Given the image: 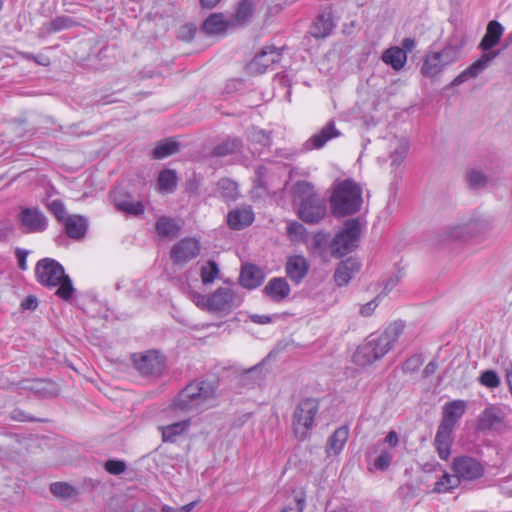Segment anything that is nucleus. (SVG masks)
Instances as JSON below:
<instances>
[{"instance_id": "nucleus-33", "label": "nucleus", "mask_w": 512, "mask_h": 512, "mask_svg": "<svg viewBox=\"0 0 512 512\" xmlns=\"http://www.w3.org/2000/svg\"><path fill=\"white\" fill-rule=\"evenodd\" d=\"M381 59L385 64L398 71L405 66L407 62V55L404 54V51L400 49V47L394 46L386 49L383 52Z\"/></svg>"}, {"instance_id": "nucleus-54", "label": "nucleus", "mask_w": 512, "mask_h": 512, "mask_svg": "<svg viewBox=\"0 0 512 512\" xmlns=\"http://www.w3.org/2000/svg\"><path fill=\"white\" fill-rule=\"evenodd\" d=\"M391 461L392 455L389 452L384 451L375 459L374 467L377 470L386 471L389 468Z\"/></svg>"}, {"instance_id": "nucleus-13", "label": "nucleus", "mask_w": 512, "mask_h": 512, "mask_svg": "<svg viewBox=\"0 0 512 512\" xmlns=\"http://www.w3.org/2000/svg\"><path fill=\"white\" fill-rule=\"evenodd\" d=\"M200 243L195 238H182L170 251V259L175 265H182L196 258L200 253Z\"/></svg>"}, {"instance_id": "nucleus-12", "label": "nucleus", "mask_w": 512, "mask_h": 512, "mask_svg": "<svg viewBox=\"0 0 512 512\" xmlns=\"http://www.w3.org/2000/svg\"><path fill=\"white\" fill-rule=\"evenodd\" d=\"M501 54V50L483 52L479 59L470 64L465 70H463L453 81L449 84V87H455L463 84L468 79L476 78L484 70H486L492 61Z\"/></svg>"}, {"instance_id": "nucleus-30", "label": "nucleus", "mask_w": 512, "mask_h": 512, "mask_svg": "<svg viewBox=\"0 0 512 512\" xmlns=\"http://www.w3.org/2000/svg\"><path fill=\"white\" fill-rule=\"evenodd\" d=\"M404 327L405 324L403 321H394L384 330L383 333L376 336L380 340L383 347L389 351L394 343L398 340L400 335L403 333Z\"/></svg>"}, {"instance_id": "nucleus-1", "label": "nucleus", "mask_w": 512, "mask_h": 512, "mask_svg": "<svg viewBox=\"0 0 512 512\" xmlns=\"http://www.w3.org/2000/svg\"><path fill=\"white\" fill-rule=\"evenodd\" d=\"M219 385V377L216 374L195 378L178 392L170 407L181 412L199 410L217 397Z\"/></svg>"}, {"instance_id": "nucleus-40", "label": "nucleus", "mask_w": 512, "mask_h": 512, "mask_svg": "<svg viewBox=\"0 0 512 512\" xmlns=\"http://www.w3.org/2000/svg\"><path fill=\"white\" fill-rule=\"evenodd\" d=\"M49 489L53 496L59 499H72L78 495L77 488L68 482H53L50 484Z\"/></svg>"}, {"instance_id": "nucleus-35", "label": "nucleus", "mask_w": 512, "mask_h": 512, "mask_svg": "<svg viewBox=\"0 0 512 512\" xmlns=\"http://www.w3.org/2000/svg\"><path fill=\"white\" fill-rule=\"evenodd\" d=\"M28 126L29 124L26 120L16 119L3 126V133L6 135L8 142L16 143L28 132Z\"/></svg>"}, {"instance_id": "nucleus-23", "label": "nucleus", "mask_w": 512, "mask_h": 512, "mask_svg": "<svg viewBox=\"0 0 512 512\" xmlns=\"http://www.w3.org/2000/svg\"><path fill=\"white\" fill-rule=\"evenodd\" d=\"M254 221V213L250 206L235 208L227 215V224L232 230H242Z\"/></svg>"}, {"instance_id": "nucleus-3", "label": "nucleus", "mask_w": 512, "mask_h": 512, "mask_svg": "<svg viewBox=\"0 0 512 512\" xmlns=\"http://www.w3.org/2000/svg\"><path fill=\"white\" fill-rule=\"evenodd\" d=\"M467 402L457 399L447 402L442 408V418L437 428L434 447L440 459L446 461L451 454L454 441L453 430L458 421L465 414Z\"/></svg>"}, {"instance_id": "nucleus-8", "label": "nucleus", "mask_w": 512, "mask_h": 512, "mask_svg": "<svg viewBox=\"0 0 512 512\" xmlns=\"http://www.w3.org/2000/svg\"><path fill=\"white\" fill-rule=\"evenodd\" d=\"M132 361L142 376L160 378L167 370L166 356L158 350H148L140 355L133 354Z\"/></svg>"}, {"instance_id": "nucleus-14", "label": "nucleus", "mask_w": 512, "mask_h": 512, "mask_svg": "<svg viewBox=\"0 0 512 512\" xmlns=\"http://www.w3.org/2000/svg\"><path fill=\"white\" fill-rule=\"evenodd\" d=\"M110 197L115 208L130 216H141L145 212V206L142 201H134L133 195L128 191L118 188L110 192Z\"/></svg>"}, {"instance_id": "nucleus-58", "label": "nucleus", "mask_w": 512, "mask_h": 512, "mask_svg": "<svg viewBox=\"0 0 512 512\" xmlns=\"http://www.w3.org/2000/svg\"><path fill=\"white\" fill-rule=\"evenodd\" d=\"M267 174V168L264 165H259L255 169V180L254 185L258 188H266L265 176Z\"/></svg>"}, {"instance_id": "nucleus-28", "label": "nucleus", "mask_w": 512, "mask_h": 512, "mask_svg": "<svg viewBox=\"0 0 512 512\" xmlns=\"http://www.w3.org/2000/svg\"><path fill=\"white\" fill-rule=\"evenodd\" d=\"M190 425L191 420L185 419L160 427L162 441L165 443H176L179 436H183L187 433Z\"/></svg>"}, {"instance_id": "nucleus-36", "label": "nucleus", "mask_w": 512, "mask_h": 512, "mask_svg": "<svg viewBox=\"0 0 512 512\" xmlns=\"http://www.w3.org/2000/svg\"><path fill=\"white\" fill-rule=\"evenodd\" d=\"M181 227L175 219L167 216L160 217L155 223L157 234L164 238H174L178 235Z\"/></svg>"}, {"instance_id": "nucleus-25", "label": "nucleus", "mask_w": 512, "mask_h": 512, "mask_svg": "<svg viewBox=\"0 0 512 512\" xmlns=\"http://www.w3.org/2000/svg\"><path fill=\"white\" fill-rule=\"evenodd\" d=\"M77 25H79V23L73 17L67 15L58 16L42 24L41 28L39 29V36L44 37L52 33H57L73 28Z\"/></svg>"}, {"instance_id": "nucleus-57", "label": "nucleus", "mask_w": 512, "mask_h": 512, "mask_svg": "<svg viewBox=\"0 0 512 512\" xmlns=\"http://www.w3.org/2000/svg\"><path fill=\"white\" fill-rule=\"evenodd\" d=\"M328 239L329 233L324 231L316 232L312 238L313 247L317 250H323L328 244Z\"/></svg>"}, {"instance_id": "nucleus-37", "label": "nucleus", "mask_w": 512, "mask_h": 512, "mask_svg": "<svg viewBox=\"0 0 512 512\" xmlns=\"http://www.w3.org/2000/svg\"><path fill=\"white\" fill-rule=\"evenodd\" d=\"M59 393V386L50 379H34V396L53 398Z\"/></svg>"}, {"instance_id": "nucleus-27", "label": "nucleus", "mask_w": 512, "mask_h": 512, "mask_svg": "<svg viewBox=\"0 0 512 512\" xmlns=\"http://www.w3.org/2000/svg\"><path fill=\"white\" fill-rule=\"evenodd\" d=\"M341 135V132L336 128L335 121L329 120L319 132L312 135L307 143H310L312 148L320 149L322 148L329 140L333 138H337Z\"/></svg>"}, {"instance_id": "nucleus-26", "label": "nucleus", "mask_w": 512, "mask_h": 512, "mask_svg": "<svg viewBox=\"0 0 512 512\" xmlns=\"http://www.w3.org/2000/svg\"><path fill=\"white\" fill-rule=\"evenodd\" d=\"M63 223L65 227V232L69 238L80 240L85 237L88 229V222L84 216H67Z\"/></svg>"}, {"instance_id": "nucleus-29", "label": "nucleus", "mask_w": 512, "mask_h": 512, "mask_svg": "<svg viewBox=\"0 0 512 512\" xmlns=\"http://www.w3.org/2000/svg\"><path fill=\"white\" fill-rule=\"evenodd\" d=\"M243 149V141L239 137H227L221 143L215 145L211 154L215 157H225L228 155L241 152Z\"/></svg>"}, {"instance_id": "nucleus-38", "label": "nucleus", "mask_w": 512, "mask_h": 512, "mask_svg": "<svg viewBox=\"0 0 512 512\" xmlns=\"http://www.w3.org/2000/svg\"><path fill=\"white\" fill-rule=\"evenodd\" d=\"M177 182V173L172 169H163L157 178L158 189L166 193H173L177 188Z\"/></svg>"}, {"instance_id": "nucleus-9", "label": "nucleus", "mask_w": 512, "mask_h": 512, "mask_svg": "<svg viewBox=\"0 0 512 512\" xmlns=\"http://www.w3.org/2000/svg\"><path fill=\"white\" fill-rule=\"evenodd\" d=\"M451 470L455 477L462 481H474L484 475L485 468L476 458L461 455L453 458Z\"/></svg>"}, {"instance_id": "nucleus-51", "label": "nucleus", "mask_w": 512, "mask_h": 512, "mask_svg": "<svg viewBox=\"0 0 512 512\" xmlns=\"http://www.w3.org/2000/svg\"><path fill=\"white\" fill-rule=\"evenodd\" d=\"M408 153V143L403 142L398 145V147L391 153V165L398 167L406 158Z\"/></svg>"}, {"instance_id": "nucleus-34", "label": "nucleus", "mask_w": 512, "mask_h": 512, "mask_svg": "<svg viewBox=\"0 0 512 512\" xmlns=\"http://www.w3.org/2000/svg\"><path fill=\"white\" fill-rule=\"evenodd\" d=\"M348 435V426L343 425L337 428L327 440V452H332L335 455L339 454L347 442Z\"/></svg>"}, {"instance_id": "nucleus-16", "label": "nucleus", "mask_w": 512, "mask_h": 512, "mask_svg": "<svg viewBox=\"0 0 512 512\" xmlns=\"http://www.w3.org/2000/svg\"><path fill=\"white\" fill-rule=\"evenodd\" d=\"M281 55V49L276 46H265L251 60L249 69L257 74H262L272 64L279 62Z\"/></svg>"}, {"instance_id": "nucleus-22", "label": "nucleus", "mask_w": 512, "mask_h": 512, "mask_svg": "<svg viewBox=\"0 0 512 512\" xmlns=\"http://www.w3.org/2000/svg\"><path fill=\"white\" fill-rule=\"evenodd\" d=\"M334 27L335 23L332 14L330 12H322L312 22L308 33L315 39H324L332 33Z\"/></svg>"}, {"instance_id": "nucleus-45", "label": "nucleus", "mask_w": 512, "mask_h": 512, "mask_svg": "<svg viewBox=\"0 0 512 512\" xmlns=\"http://www.w3.org/2000/svg\"><path fill=\"white\" fill-rule=\"evenodd\" d=\"M465 179L467 181L468 186L471 189H480L486 186L488 182L487 176L476 169H469L466 171Z\"/></svg>"}, {"instance_id": "nucleus-44", "label": "nucleus", "mask_w": 512, "mask_h": 512, "mask_svg": "<svg viewBox=\"0 0 512 512\" xmlns=\"http://www.w3.org/2000/svg\"><path fill=\"white\" fill-rule=\"evenodd\" d=\"M254 12L253 0H241L235 13V20L239 24H245L252 17Z\"/></svg>"}, {"instance_id": "nucleus-20", "label": "nucleus", "mask_w": 512, "mask_h": 512, "mask_svg": "<svg viewBox=\"0 0 512 512\" xmlns=\"http://www.w3.org/2000/svg\"><path fill=\"white\" fill-rule=\"evenodd\" d=\"M262 292L271 301L279 303L289 296L291 288L285 278L273 277L267 282Z\"/></svg>"}, {"instance_id": "nucleus-4", "label": "nucleus", "mask_w": 512, "mask_h": 512, "mask_svg": "<svg viewBox=\"0 0 512 512\" xmlns=\"http://www.w3.org/2000/svg\"><path fill=\"white\" fill-rule=\"evenodd\" d=\"M329 203L335 218L354 215L360 211L363 203L362 188L353 179H344L334 185Z\"/></svg>"}, {"instance_id": "nucleus-6", "label": "nucleus", "mask_w": 512, "mask_h": 512, "mask_svg": "<svg viewBox=\"0 0 512 512\" xmlns=\"http://www.w3.org/2000/svg\"><path fill=\"white\" fill-rule=\"evenodd\" d=\"M361 223L358 218H350L343 224L342 229L335 234L329 243L330 254L333 258H342L359 247Z\"/></svg>"}, {"instance_id": "nucleus-17", "label": "nucleus", "mask_w": 512, "mask_h": 512, "mask_svg": "<svg viewBox=\"0 0 512 512\" xmlns=\"http://www.w3.org/2000/svg\"><path fill=\"white\" fill-rule=\"evenodd\" d=\"M361 263L357 258L348 257L341 260L335 269L333 279L338 287L346 286L356 273L359 272Z\"/></svg>"}, {"instance_id": "nucleus-49", "label": "nucleus", "mask_w": 512, "mask_h": 512, "mask_svg": "<svg viewBox=\"0 0 512 512\" xmlns=\"http://www.w3.org/2000/svg\"><path fill=\"white\" fill-rule=\"evenodd\" d=\"M424 358L422 354H414L409 357L403 364L402 370L404 373H415L423 365Z\"/></svg>"}, {"instance_id": "nucleus-10", "label": "nucleus", "mask_w": 512, "mask_h": 512, "mask_svg": "<svg viewBox=\"0 0 512 512\" xmlns=\"http://www.w3.org/2000/svg\"><path fill=\"white\" fill-rule=\"evenodd\" d=\"M387 352L376 334H371L367 337L365 343L356 349L353 360L359 366H366L381 359Z\"/></svg>"}, {"instance_id": "nucleus-41", "label": "nucleus", "mask_w": 512, "mask_h": 512, "mask_svg": "<svg viewBox=\"0 0 512 512\" xmlns=\"http://www.w3.org/2000/svg\"><path fill=\"white\" fill-rule=\"evenodd\" d=\"M248 140L251 143L260 145L261 147L270 148L272 145V136L270 131L258 127H251L248 131Z\"/></svg>"}, {"instance_id": "nucleus-24", "label": "nucleus", "mask_w": 512, "mask_h": 512, "mask_svg": "<svg viewBox=\"0 0 512 512\" xmlns=\"http://www.w3.org/2000/svg\"><path fill=\"white\" fill-rule=\"evenodd\" d=\"M232 22L223 13H212L202 23L201 31L206 35L225 34Z\"/></svg>"}, {"instance_id": "nucleus-47", "label": "nucleus", "mask_w": 512, "mask_h": 512, "mask_svg": "<svg viewBox=\"0 0 512 512\" xmlns=\"http://www.w3.org/2000/svg\"><path fill=\"white\" fill-rule=\"evenodd\" d=\"M478 382L486 388L495 389L500 386L501 379L495 370L487 369L481 372Z\"/></svg>"}, {"instance_id": "nucleus-43", "label": "nucleus", "mask_w": 512, "mask_h": 512, "mask_svg": "<svg viewBox=\"0 0 512 512\" xmlns=\"http://www.w3.org/2000/svg\"><path fill=\"white\" fill-rule=\"evenodd\" d=\"M460 483V480L458 477H455L454 474L450 475L445 472L442 477L435 483L433 491L437 493L449 492L454 488H457Z\"/></svg>"}, {"instance_id": "nucleus-5", "label": "nucleus", "mask_w": 512, "mask_h": 512, "mask_svg": "<svg viewBox=\"0 0 512 512\" xmlns=\"http://www.w3.org/2000/svg\"><path fill=\"white\" fill-rule=\"evenodd\" d=\"M35 275L39 283L45 287H58L55 295L64 300H71L75 291L72 280L65 273L64 267L52 258H44L37 262Z\"/></svg>"}, {"instance_id": "nucleus-39", "label": "nucleus", "mask_w": 512, "mask_h": 512, "mask_svg": "<svg viewBox=\"0 0 512 512\" xmlns=\"http://www.w3.org/2000/svg\"><path fill=\"white\" fill-rule=\"evenodd\" d=\"M217 189L226 202L235 201L238 197V185L229 178H221L217 183Z\"/></svg>"}, {"instance_id": "nucleus-31", "label": "nucleus", "mask_w": 512, "mask_h": 512, "mask_svg": "<svg viewBox=\"0 0 512 512\" xmlns=\"http://www.w3.org/2000/svg\"><path fill=\"white\" fill-rule=\"evenodd\" d=\"M445 67L446 66L442 62V59H440V55L431 52L424 58L423 64L421 66V74L424 77L433 78L439 75L445 69Z\"/></svg>"}, {"instance_id": "nucleus-15", "label": "nucleus", "mask_w": 512, "mask_h": 512, "mask_svg": "<svg viewBox=\"0 0 512 512\" xmlns=\"http://www.w3.org/2000/svg\"><path fill=\"white\" fill-rule=\"evenodd\" d=\"M241 299L237 301L235 292L229 287H219L210 294L209 312L230 313L238 307Z\"/></svg>"}, {"instance_id": "nucleus-48", "label": "nucleus", "mask_w": 512, "mask_h": 512, "mask_svg": "<svg viewBox=\"0 0 512 512\" xmlns=\"http://www.w3.org/2000/svg\"><path fill=\"white\" fill-rule=\"evenodd\" d=\"M460 50L461 48L459 46L448 44L441 51L434 53L439 54L442 62L445 64V66H448L458 59Z\"/></svg>"}, {"instance_id": "nucleus-2", "label": "nucleus", "mask_w": 512, "mask_h": 512, "mask_svg": "<svg viewBox=\"0 0 512 512\" xmlns=\"http://www.w3.org/2000/svg\"><path fill=\"white\" fill-rule=\"evenodd\" d=\"M291 195L294 205L297 206V216L302 222L316 225L326 216V202L317 194L310 182H295L291 188Z\"/></svg>"}, {"instance_id": "nucleus-62", "label": "nucleus", "mask_w": 512, "mask_h": 512, "mask_svg": "<svg viewBox=\"0 0 512 512\" xmlns=\"http://www.w3.org/2000/svg\"><path fill=\"white\" fill-rule=\"evenodd\" d=\"M287 233L289 235L302 236L306 233V228L300 222L292 221L287 226Z\"/></svg>"}, {"instance_id": "nucleus-61", "label": "nucleus", "mask_w": 512, "mask_h": 512, "mask_svg": "<svg viewBox=\"0 0 512 512\" xmlns=\"http://www.w3.org/2000/svg\"><path fill=\"white\" fill-rule=\"evenodd\" d=\"M279 318V315L278 314H274L272 316L270 315H259V314H251L249 315V319L255 323V324H260V325H265V324H269L273 321V319H278Z\"/></svg>"}, {"instance_id": "nucleus-60", "label": "nucleus", "mask_w": 512, "mask_h": 512, "mask_svg": "<svg viewBox=\"0 0 512 512\" xmlns=\"http://www.w3.org/2000/svg\"><path fill=\"white\" fill-rule=\"evenodd\" d=\"M14 226L10 221L0 222V241H8L12 235Z\"/></svg>"}, {"instance_id": "nucleus-53", "label": "nucleus", "mask_w": 512, "mask_h": 512, "mask_svg": "<svg viewBox=\"0 0 512 512\" xmlns=\"http://www.w3.org/2000/svg\"><path fill=\"white\" fill-rule=\"evenodd\" d=\"M47 227V217L38 208L34 207V232L45 231Z\"/></svg>"}, {"instance_id": "nucleus-64", "label": "nucleus", "mask_w": 512, "mask_h": 512, "mask_svg": "<svg viewBox=\"0 0 512 512\" xmlns=\"http://www.w3.org/2000/svg\"><path fill=\"white\" fill-rule=\"evenodd\" d=\"M28 254H29L28 250H24V249H20V248H16V250H15V255L18 260V267L21 270L27 269L26 259H27Z\"/></svg>"}, {"instance_id": "nucleus-18", "label": "nucleus", "mask_w": 512, "mask_h": 512, "mask_svg": "<svg viewBox=\"0 0 512 512\" xmlns=\"http://www.w3.org/2000/svg\"><path fill=\"white\" fill-rule=\"evenodd\" d=\"M265 274L261 268L253 263H245L241 266L239 284L248 290H254L262 285Z\"/></svg>"}, {"instance_id": "nucleus-19", "label": "nucleus", "mask_w": 512, "mask_h": 512, "mask_svg": "<svg viewBox=\"0 0 512 512\" xmlns=\"http://www.w3.org/2000/svg\"><path fill=\"white\" fill-rule=\"evenodd\" d=\"M309 267V263L304 256H290L285 265L286 275L294 284L298 285L308 274Z\"/></svg>"}, {"instance_id": "nucleus-59", "label": "nucleus", "mask_w": 512, "mask_h": 512, "mask_svg": "<svg viewBox=\"0 0 512 512\" xmlns=\"http://www.w3.org/2000/svg\"><path fill=\"white\" fill-rule=\"evenodd\" d=\"M20 221L26 233L32 232V208H26L21 212Z\"/></svg>"}, {"instance_id": "nucleus-32", "label": "nucleus", "mask_w": 512, "mask_h": 512, "mask_svg": "<svg viewBox=\"0 0 512 512\" xmlns=\"http://www.w3.org/2000/svg\"><path fill=\"white\" fill-rule=\"evenodd\" d=\"M180 151V143L173 138H165L158 141L151 152L153 159L161 160Z\"/></svg>"}, {"instance_id": "nucleus-50", "label": "nucleus", "mask_w": 512, "mask_h": 512, "mask_svg": "<svg viewBox=\"0 0 512 512\" xmlns=\"http://www.w3.org/2000/svg\"><path fill=\"white\" fill-rule=\"evenodd\" d=\"M105 470L111 475H121L127 469V464L124 460L108 459L104 463Z\"/></svg>"}, {"instance_id": "nucleus-52", "label": "nucleus", "mask_w": 512, "mask_h": 512, "mask_svg": "<svg viewBox=\"0 0 512 512\" xmlns=\"http://www.w3.org/2000/svg\"><path fill=\"white\" fill-rule=\"evenodd\" d=\"M48 209L59 222L63 223L64 220L67 218L65 205L59 199H55L51 203H49Z\"/></svg>"}, {"instance_id": "nucleus-21", "label": "nucleus", "mask_w": 512, "mask_h": 512, "mask_svg": "<svg viewBox=\"0 0 512 512\" xmlns=\"http://www.w3.org/2000/svg\"><path fill=\"white\" fill-rule=\"evenodd\" d=\"M504 32V27L497 20H491L487 24L486 32L478 44V48L483 52L494 51L493 48L497 46L501 40Z\"/></svg>"}, {"instance_id": "nucleus-56", "label": "nucleus", "mask_w": 512, "mask_h": 512, "mask_svg": "<svg viewBox=\"0 0 512 512\" xmlns=\"http://www.w3.org/2000/svg\"><path fill=\"white\" fill-rule=\"evenodd\" d=\"M197 32V28L192 23H186L180 27L179 38L183 41H191Z\"/></svg>"}, {"instance_id": "nucleus-7", "label": "nucleus", "mask_w": 512, "mask_h": 512, "mask_svg": "<svg viewBox=\"0 0 512 512\" xmlns=\"http://www.w3.org/2000/svg\"><path fill=\"white\" fill-rule=\"evenodd\" d=\"M319 406V400L312 397L304 398L296 405L292 415V430L297 440L304 441L310 437Z\"/></svg>"}, {"instance_id": "nucleus-42", "label": "nucleus", "mask_w": 512, "mask_h": 512, "mask_svg": "<svg viewBox=\"0 0 512 512\" xmlns=\"http://www.w3.org/2000/svg\"><path fill=\"white\" fill-rule=\"evenodd\" d=\"M472 235V225L470 223L449 227L445 231L446 238L450 240H467Z\"/></svg>"}, {"instance_id": "nucleus-55", "label": "nucleus", "mask_w": 512, "mask_h": 512, "mask_svg": "<svg viewBox=\"0 0 512 512\" xmlns=\"http://www.w3.org/2000/svg\"><path fill=\"white\" fill-rule=\"evenodd\" d=\"M190 295L191 300L197 307L209 311L210 294L204 295L199 292L192 291Z\"/></svg>"}, {"instance_id": "nucleus-46", "label": "nucleus", "mask_w": 512, "mask_h": 512, "mask_svg": "<svg viewBox=\"0 0 512 512\" xmlns=\"http://www.w3.org/2000/svg\"><path fill=\"white\" fill-rule=\"evenodd\" d=\"M220 269L216 261L209 260L205 266L201 268V280L204 285H208L214 282L218 277Z\"/></svg>"}, {"instance_id": "nucleus-63", "label": "nucleus", "mask_w": 512, "mask_h": 512, "mask_svg": "<svg viewBox=\"0 0 512 512\" xmlns=\"http://www.w3.org/2000/svg\"><path fill=\"white\" fill-rule=\"evenodd\" d=\"M378 298L379 297H376L373 300H371L370 302H368V303H366V304L361 306L360 314L363 317H369V316L372 315V313L374 312V310L378 306Z\"/></svg>"}, {"instance_id": "nucleus-11", "label": "nucleus", "mask_w": 512, "mask_h": 512, "mask_svg": "<svg viewBox=\"0 0 512 512\" xmlns=\"http://www.w3.org/2000/svg\"><path fill=\"white\" fill-rule=\"evenodd\" d=\"M505 417L506 413L499 405L489 404L477 417L476 429L482 433L499 431Z\"/></svg>"}]
</instances>
